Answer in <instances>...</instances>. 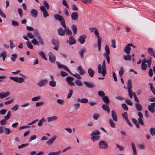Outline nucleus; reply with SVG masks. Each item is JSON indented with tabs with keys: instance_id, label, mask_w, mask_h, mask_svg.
I'll use <instances>...</instances> for the list:
<instances>
[{
	"instance_id": "obj_1",
	"label": "nucleus",
	"mask_w": 155,
	"mask_h": 155,
	"mask_svg": "<svg viewBox=\"0 0 155 155\" xmlns=\"http://www.w3.org/2000/svg\"><path fill=\"white\" fill-rule=\"evenodd\" d=\"M94 33L95 34L97 38V45L98 47V50L99 51H100L101 50V40L100 37H99L98 31L96 28V29L94 30Z\"/></svg>"
},
{
	"instance_id": "obj_2",
	"label": "nucleus",
	"mask_w": 155,
	"mask_h": 155,
	"mask_svg": "<svg viewBox=\"0 0 155 155\" xmlns=\"http://www.w3.org/2000/svg\"><path fill=\"white\" fill-rule=\"evenodd\" d=\"M11 112L9 111L8 112L6 116L4 117V119L1 120L0 121V124L1 125H5L7 123V120L10 119L11 117Z\"/></svg>"
},
{
	"instance_id": "obj_3",
	"label": "nucleus",
	"mask_w": 155,
	"mask_h": 155,
	"mask_svg": "<svg viewBox=\"0 0 155 155\" xmlns=\"http://www.w3.org/2000/svg\"><path fill=\"white\" fill-rule=\"evenodd\" d=\"M9 78L10 79L16 82L19 83H23L25 81L24 78L21 77H10Z\"/></svg>"
},
{
	"instance_id": "obj_4",
	"label": "nucleus",
	"mask_w": 155,
	"mask_h": 155,
	"mask_svg": "<svg viewBox=\"0 0 155 155\" xmlns=\"http://www.w3.org/2000/svg\"><path fill=\"white\" fill-rule=\"evenodd\" d=\"M98 145L99 147L101 149H106L108 147V143L104 140L100 141L98 143Z\"/></svg>"
},
{
	"instance_id": "obj_5",
	"label": "nucleus",
	"mask_w": 155,
	"mask_h": 155,
	"mask_svg": "<svg viewBox=\"0 0 155 155\" xmlns=\"http://www.w3.org/2000/svg\"><path fill=\"white\" fill-rule=\"evenodd\" d=\"M133 45L131 44H128L126 45L124 49V52L127 54H130V51L131 48L130 46H132Z\"/></svg>"
},
{
	"instance_id": "obj_6",
	"label": "nucleus",
	"mask_w": 155,
	"mask_h": 155,
	"mask_svg": "<svg viewBox=\"0 0 155 155\" xmlns=\"http://www.w3.org/2000/svg\"><path fill=\"white\" fill-rule=\"evenodd\" d=\"M74 80V78L71 76H68L66 78V81L70 86H74V83L72 82Z\"/></svg>"
},
{
	"instance_id": "obj_7",
	"label": "nucleus",
	"mask_w": 155,
	"mask_h": 155,
	"mask_svg": "<svg viewBox=\"0 0 155 155\" xmlns=\"http://www.w3.org/2000/svg\"><path fill=\"white\" fill-rule=\"evenodd\" d=\"M83 83L86 87L88 88H92L95 86V84L91 82L85 81H84Z\"/></svg>"
},
{
	"instance_id": "obj_8",
	"label": "nucleus",
	"mask_w": 155,
	"mask_h": 155,
	"mask_svg": "<svg viewBox=\"0 0 155 155\" xmlns=\"http://www.w3.org/2000/svg\"><path fill=\"white\" fill-rule=\"evenodd\" d=\"M69 40H67V43H68L70 45H72L76 43L75 39L72 36H71L69 38Z\"/></svg>"
},
{
	"instance_id": "obj_9",
	"label": "nucleus",
	"mask_w": 155,
	"mask_h": 155,
	"mask_svg": "<svg viewBox=\"0 0 155 155\" xmlns=\"http://www.w3.org/2000/svg\"><path fill=\"white\" fill-rule=\"evenodd\" d=\"M49 59L51 63H54L55 62L56 60V57L55 56L52 54L51 52L49 53Z\"/></svg>"
},
{
	"instance_id": "obj_10",
	"label": "nucleus",
	"mask_w": 155,
	"mask_h": 155,
	"mask_svg": "<svg viewBox=\"0 0 155 155\" xmlns=\"http://www.w3.org/2000/svg\"><path fill=\"white\" fill-rule=\"evenodd\" d=\"M47 81L48 80L47 79H44L39 81L38 83L37 84L40 87H43L47 84Z\"/></svg>"
},
{
	"instance_id": "obj_11",
	"label": "nucleus",
	"mask_w": 155,
	"mask_h": 155,
	"mask_svg": "<svg viewBox=\"0 0 155 155\" xmlns=\"http://www.w3.org/2000/svg\"><path fill=\"white\" fill-rule=\"evenodd\" d=\"M31 15L34 18H36L38 16V12L35 9H33L30 11Z\"/></svg>"
},
{
	"instance_id": "obj_12",
	"label": "nucleus",
	"mask_w": 155,
	"mask_h": 155,
	"mask_svg": "<svg viewBox=\"0 0 155 155\" xmlns=\"http://www.w3.org/2000/svg\"><path fill=\"white\" fill-rule=\"evenodd\" d=\"M101 64H99L98 68V72L99 73L102 74L103 76L104 77L106 73V70H102L101 71Z\"/></svg>"
},
{
	"instance_id": "obj_13",
	"label": "nucleus",
	"mask_w": 155,
	"mask_h": 155,
	"mask_svg": "<svg viewBox=\"0 0 155 155\" xmlns=\"http://www.w3.org/2000/svg\"><path fill=\"white\" fill-rule=\"evenodd\" d=\"M86 38V36L84 35L80 36L78 39V41L81 44H82L85 42Z\"/></svg>"
},
{
	"instance_id": "obj_14",
	"label": "nucleus",
	"mask_w": 155,
	"mask_h": 155,
	"mask_svg": "<svg viewBox=\"0 0 155 155\" xmlns=\"http://www.w3.org/2000/svg\"><path fill=\"white\" fill-rule=\"evenodd\" d=\"M79 73L81 75H83L86 73V71L84 70L81 66H79L77 69Z\"/></svg>"
},
{
	"instance_id": "obj_15",
	"label": "nucleus",
	"mask_w": 155,
	"mask_h": 155,
	"mask_svg": "<svg viewBox=\"0 0 155 155\" xmlns=\"http://www.w3.org/2000/svg\"><path fill=\"white\" fill-rule=\"evenodd\" d=\"M9 94L10 93L9 92H7L5 93L3 92L0 93V98H5L9 96Z\"/></svg>"
},
{
	"instance_id": "obj_16",
	"label": "nucleus",
	"mask_w": 155,
	"mask_h": 155,
	"mask_svg": "<svg viewBox=\"0 0 155 155\" xmlns=\"http://www.w3.org/2000/svg\"><path fill=\"white\" fill-rule=\"evenodd\" d=\"M58 34L61 36H64L65 34V29L64 30L62 28H60L58 30Z\"/></svg>"
},
{
	"instance_id": "obj_17",
	"label": "nucleus",
	"mask_w": 155,
	"mask_h": 155,
	"mask_svg": "<svg viewBox=\"0 0 155 155\" xmlns=\"http://www.w3.org/2000/svg\"><path fill=\"white\" fill-rule=\"evenodd\" d=\"M86 49L85 48L81 49L79 51V54L80 57L83 58H84V53L86 52Z\"/></svg>"
},
{
	"instance_id": "obj_18",
	"label": "nucleus",
	"mask_w": 155,
	"mask_h": 155,
	"mask_svg": "<svg viewBox=\"0 0 155 155\" xmlns=\"http://www.w3.org/2000/svg\"><path fill=\"white\" fill-rule=\"evenodd\" d=\"M78 14L77 12H73L71 15V17L72 20L76 21L78 19Z\"/></svg>"
},
{
	"instance_id": "obj_19",
	"label": "nucleus",
	"mask_w": 155,
	"mask_h": 155,
	"mask_svg": "<svg viewBox=\"0 0 155 155\" xmlns=\"http://www.w3.org/2000/svg\"><path fill=\"white\" fill-rule=\"evenodd\" d=\"M102 108L103 110L107 111V113H110V108L106 104H103Z\"/></svg>"
},
{
	"instance_id": "obj_20",
	"label": "nucleus",
	"mask_w": 155,
	"mask_h": 155,
	"mask_svg": "<svg viewBox=\"0 0 155 155\" xmlns=\"http://www.w3.org/2000/svg\"><path fill=\"white\" fill-rule=\"evenodd\" d=\"M87 72L88 75L91 77H93L94 74V72L93 69L91 68H89L88 69Z\"/></svg>"
},
{
	"instance_id": "obj_21",
	"label": "nucleus",
	"mask_w": 155,
	"mask_h": 155,
	"mask_svg": "<svg viewBox=\"0 0 155 155\" xmlns=\"http://www.w3.org/2000/svg\"><path fill=\"white\" fill-rule=\"evenodd\" d=\"M111 116L113 120L114 121H117V114L114 110H112L111 111Z\"/></svg>"
},
{
	"instance_id": "obj_22",
	"label": "nucleus",
	"mask_w": 155,
	"mask_h": 155,
	"mask_svg": "<svg viewBox=\"0 0 155 155\" xmlns=\"http://www.w3.org/2000/svg\"><path fill=\"white\" fill-rule=\"evenodd\" d=\"M102 100L106 104H109L110 103V100L107 96H105L102 97Z\"/></svg>"
},
{
	"instance_id": "obj_23",
	"label": "nucleus",
	"mask_w": 155,
	"mask_h": 155,
	"mask_svg": "<svg viewBox=\"0 0 155 155\" xmlns=\"http://www.w3.org/2000/svg\"><path fill=\"white\" fill-rule=\"evenodd\" d=\"M71 28L74 34L75 35L77 34L78 29L76 25L74 24H73L72 25Z\"/></svg>"
},
{
	"instance_id": "obj_24",
	"label": "nucleus",
	"mask_w": 155,
	"mask_h": 155,
	"mask_svg": "<svg viewBox=\"0 0 155 155\" xmlns=\"http://www.w3.org/2000/svg\"><path fill=\"white\" fill-rule=\"evenodd\" d=\"M56 139V137L54 136L53 137L49 139L46 142V143L48 145H50Z\"/></svg>"
},
{
	"instance_id": "obj_25",
	"label": "nucleus",
	"mask_w": 155,
	"mask_h": 155,
	"mask_svg": "<svg viewBox=\"0 0 155 155\" xmlns=\"http://www.w3.org/2000/svg\"><path fill=\"white\" fill-rule=\"evenodd\" d=\"M135 106L136 109L138 111H140L142 110V106L139 103H136L135 104Z\"/></svg>"
},
{
	"instance_id": "obj_26",
	"label": "nucleus",
	"mask_w": 155,
	"mask_h": 155,
	"mask_svg": "<svg viewBox=\"0 0 155 155\" xmlns=\"http://www.w3.org/2000/svg\"><path fill=\"white\" fill-rule=\"evenodd\" d=\"M91 139L93 141H95L99 140L100 139V136H91Z\"/></svg>"
},
{
	"instance_id": "obj_27",
	"label": "nucleus",
	"mask_w": 155,
	"mask_h": 155,
	"mask_svg": "<svg viewBox=\"0 0 155 155\" xmlns=\"http://www.w3.org/2000/svg\"><path fill=\"white\" fill-rule=\"evenodd\" d=\"M127 87L128 90H131L132 88L131 81L130 79H128L127 81Z\"/></svg>"
},
{
	"instance_id": "obj_28",
	"label": "nucleus",
	"mask_w": 155,
	"mask_h": 155,
	"mask_svg": "<svg viewBox=\"0 0 155 155\" xmlns=\"http://www.w3.org/2000/svg\"><path fill=\"white\" fill-rule=\"evenodd\" d=\"M57 117L56 116H54L51 117H47L48 121L50 122L56 120Z\"/></svg>"
},
{
	"instance_id": "obj_29",
	"label": "nucleus",
	"mask_w": 155,
	"mask_h": 155,
	"mask_svg": "<svg viewBox=\"0 0 155 155\" xmlns=\"http://www.w3.org/2000/svg\"><path fill=\"white\" fill-rule=\"evenodd\" d=\"M105 50L106 52L104 53V55L109 54H110V49L109 46L107 45H105Z\"/></svg>"
},
{
	"instance_id": "obj_30",
	"label": "nucleus",
	"mask_w": 155,
	"mask_h": 155,
	"mask_svg": "<svg viewBox=\"0 0 155 155\" xmlns=\"http://www.w3.org/2000/svg\"><path fill=\"white\" fill-rule=\"evenodd\" d=\"M77 100L78 101H80L82 103H86L88 102V99L86 98H84L81 99L80 98H78Z\"/></svg>"
},
{
	"instance_id": "obj_31",
	"label": "nucleus",
	"mask_w": 155,
	"mask_h": 155,
	"mask_svg": "<svg viewBox=\"0 0 155 155\" xmlns=\"http://www.w3.org/2000/svg\"><path fill=\"white\" fill-rule=\"evenodd\" d=\"M54 18L56 20H58L60 21H61L63 20V18L59 14H56L54 16Z\"/></svg>"
},
{
	"instance_id": "obj_32",
	"label": "nucleus",
	"mask_w": 155,
	"mask_h": 155,
	"mask_svg": "<svg viewBox=\"0 0 155 155\" xmlns=\"http://www.w3.org/2000/svg\"><path fill=\"white\" fill-rule=\"evenodd\" d=\"M6 52L3 51H2L0 54V57H2V59L3 61L5 60V58L6 56Z\"/></svg>"
},
{
	"instance_id": "obj_33",
	"label": "nucleus",
	"mask_w": 155,
	"mask_h": 155,
	"mask_svg": "<svg viewBox=\"0 0 155 155\" xmlns=\"http://www.w3.org/2000/svg\"><path fill=\"white\" fill-rule=\"evenodd\" d=\"M124 59L126 61H130L131 60V56L130 54L124 55L123 56Z\"/></svg>"
},
{
	"instance_id": "obj_34",
	"label": "nucleus",
	"mask_w": 155,
	"mask_h": 155,
	"mask_svg": "<svg viewBox=\"0 0 155 155\" xmlns=\"http://www.w3.org/2000/svg\"><path fill=\"white\" fill-rule=\"evenodd\" d=\"M37 38L39 41L38 43L39 44H40L41 45H43L44 44V42L43 39L40 36L38 35V36H37Z\"/></svg>"
},
{
	"instance_id": "obj_35",
	"label": "nucleus",
	"mask_w": 155,
	"mask_h": 155,
	"mask_svg": "<svg viewBox=\"0 0 155 155\" xmlns=\"http://www.w3.org/2000/svg\"><path fill=\"white\" fill-rule=\"evenodd\" d=\"M46 121V120L44 118H42L38 123V125L39 127H41L42 126V124L43 122H45Z\"/></svg>"
},
{
	"instance_id": "obj_36",
	"label": "nucleus",
	"mask_w": 155,
	"mask_h": 155,
	"mask_svg": "<svg viewBox=\"0 0 155 155\" xmlns=\"http://www.w3.org/2000/svg\"><path fill=\"white\" fill-rule=\"evenodd\" d=\"M65 33L67 35H72V32L68 28H65Z\"/></svg>"
},
{
	"instance_id": "obj_37",
	"label": "nucleus",
	"mask_w": 155,
	"mask_h": 155,
	"mask_svg": "<svg viewBox=\"0 0 155 155\" xmlns=\"http://www.w3.org/2000/svg\"><path fill=\"white\" fill-rule=\"evenodd\" d=\"M40 55L41 57L45 60H47V59L44 53L42 51H40L38 53Z\"/></svg>"
},
{
	"instance_id": "obj_38",
	"label": "nucleus",
	"mask_w": 155,
	"mask_h": 155,
	"mask_svg": "<svg viewBox=\"0 0 155 155\" xmlns=\"http://www.w3.org/2000/svg\"><path fill=\"white\" fill-rule=\"evenodd\" d=\"M51 43L55 46H59V42L56 40L52 39L51 41Z\"/></svg>"
},
{
	"instance_id": "obj_39",
	"label": "nucleus",
	"mask_w": 155,
	"mask_h": 155,
	"mask_svg": "<svg viewBox=\"0 0 155 155\" xmlns=\"http://www.w3.org/2000/svg\"><path fill=\"white\" fill-rule=\"evenodd\" d=\"M61 153V151L59 150L56 152L49 153H48V155H58Z\"/></svg>"
},
{
	"instance_id": "obj_40",
	"label": "nucleus",
	"mask_w": 155,
	"mask_h": 155,
	"mask_svg": "<svg viewBox=\"0 0 155 155\" xmlns=\"http://www.w3.org/2000/svg\"><path fill=\"white\" fill-rule=\"evenodd\" d=\"M101 133L98 130H95L94 132H92L91 135L95 136V135H100Z\"/></svg>"
},
{
	"instance_id": "obj_41",
	"label": "nucleus",
	"mask_w": 155,
	"mask_h": 155,
	"mask_svg": "<svg viewBox=\"0 0 155 155\" xmlns=\"http://www.w3.org/2000/svg\"><path fill=\"white\" fill-rule=\"evenodd\" d=\"M49 84L51 87H54L56 85V82L54 80H51L49 81Z\"/></svg>"
},
{
	"instance_id": "obj_42",
	"label": "nucleus",
	"mask_w": 155,
	"mask_h": 155,
	"mask_svg": "<svg viewBox=\"0 0 155 155\" xmlns=\"http://www.w3.org/2000/svg\"><path fill=\"white\" fill-rule=\"evenodd\" d=\"M149 85H150V89L151 91H152L153 94L155 95V89L153 86L152 84L151 83H150Z\"/></svg>"
},
{
	"instance_id": "obj_43",
	"label": "nucleus",
	"mask_w": 155,
	"mask_h": 155,
	"mask_svg": "<svg viewBox=\"0 0 155 155\" xmlns=\"http://www.w3.org/2000/svg\"><path fill=\"white\" fill-rule=\"evenodd\" d=\"M147 51L148 53L151 55H152L153 54H154V52H155L153 49L151 48H147Z\"/></svg>"
},
{
	"instance_id": "obj_44",
	"label": "nucleus",
	"mask_w": 155,
	"mask_h": 155,
	"mask_svg": "<svg viewBox=\"0 0 155 155\" xmlns=\"http://www.w3.org/2000/svg\"><path fill=\"white\" fill-rule=\"evenodd\" d=\"M148 108L149 110L151 113H153L155 112V109L154 108V107H152L150 105H148Z\"/></svg>"
},
{
	"instance_id": "obj_45",
	"label": "nucleus",
	"mask_w": 155,
	"mask_h": 155,
	"mask_svg": "<svg viewBox=\"0 0 155 155\" xmlns=\"http://www.w3.org/2000/svg\"><path fill=\"white\" fill-rule=\"evenodd\" d=\"M26 43L27 46L28 48L31 49H33V46L30 42L27 41L26 42Z\"/></svg>"
},
{
	"instance_id": "obj_46",
	"label": "nucleus",
	"mask_w": 155,
	"mask_h": 155,
	"mask_svg": "<svg viewBox=\"0 0 155 155\" xmlns=\"http://www.w3.org/2000/svg\"><path fill=\"white\" fill-rule=\"evenodd\" d=\"M12 57L11 58V59L12 61H15L16 58L17 57V55L15 53L12 54Z\"/></svg>"
},
{
	"instance_id": "obj_47",
	"label": "nucleus",
	"mask_w": 155,
	"mask_h": 155,
	"mask_svg": "<svg viewBox=\"0 0 155 155\" xmlns=\"http://www.w3.org/2000/svg\"><path fill=\"white\" fill-rule=\"evenodd\" d=\"M150 134L152 136L155 135V129L153 127H151L150 130Z\"/></svg>"
},
{
	"instance_id": "obj_48",
	"label": "nucleus",
	"mask_w": 155,
	"mask_h": 155,
	"mask_svg": "<svg viewBox=\"0 0 155 155\" xmlns=\"http://www.w3.org/2000/svg\"><path fill=\"white\" fill-rule=\"evenodd\" d=\"M4 131L5 132V134L8 135L10 134V130L8 128H4Z\"/></svg>"
},
{
	"instance_id": "obj_49",
	"label": "nucleus",
	"mask_w": 155,
	"mask_h": 155,
	"mask_svg": "<svg viewBox=\"0 0 155 155\" xmlns=\"http://www.w3.org/2000/svg\"><path fill=\"white\" fill-rule=\"evenodd\" d=\"M43 3L44 7H45L48 10L49 8V5L47 1H44L43 2Z\"/></svg>"
},
{
	"instance_id": "obj_50",
	"label": "nucleus",
	"mask_w": 155,
	"mask_h": 155,
	"mask_svg": "<svg viewBox=\"0 0 155 155\" xmlns=\"http://www.w3.org/2000/svg\"><path fill=\"white\" fill-rule=\"evenodd\" d=\"M75 83L76 85L79 86H81L83 85L81 81L78 80H77L75 81Z\"/></svg>"
},
{
	"instance_id": "obj_51",
	"label": "nucleus",
	"mask_w": 155,
	"mask_h": 155,
	"mask_svg": "<svg viewBox=\"0 0 155 155\" xmlns=\"http://www.w3.org/2000/svg\"><path fill=\"white\" fill-rule=\"evenodd\" d=\"M109 121L111 127L113 128H114L115 127V124L114 123V121L110 119Z\"/></svg>"
},
{
	"instance_id": "obj_52",
	"label": "nucleus",
	"mask_w": 155,
	"mask_h": 155,
	"mask_svg": "<svg viewBox=\"0 0 155 155\" xmlns=\"http://www.w3.org/2000/svg\"><path fill=\"white\" fill-rule=\"evenodd\" d=\"M84 4H89L91 3L92 1V0H80Z\"/></svg>"
},
{
	"instance_id": "obj_53",
	"label": "nucleus",
	"mask_w": 155,
	"mask_h": 155,
	"mask_svg": "<svg viewBox=\"0 0 155 155\" xmlns=\"http://www.w3.org/2000/svg\"><path fill=\"white\" fill-rule=\"evenodd\" d=\"M32 43L34 45H39V44L38 43V42L37 41V40L35 39H33L31 41Z\"/></svg>"
},
{
	"instance_id": "obj_54",
	"label": "nucleus",
	"mask_w": 155,
	"mask_h": 155,
	"mask_svg": "<svg viewBox=\"0 0 155 155\" xmlns=\"http://www.w3.org/2000/svg\"><path fill=\"white\" fill-rule=\"evenodd\" d=\"M41 98V96H38L36 97H34L32 98V101H36L39 100Z\"/></svg>"
},
{
	"instance_id": "obj_55",
	"label": "nucleus",
	"mask_w": 155,
	"mask_h": 155,
	"mask_svg": "<svg viewBox=\"0 0 155 155\" xmlns=\"http://www.w3.org/2000/svg\"><path fill=\"white\" fill-rule=\"evenodd\" d=\"M122 107L125 110H128V108L126 105V104L125 103H123L121 104Z\"/></svg>"
},
{
	"instance_id": "obj_56",
	"label": "nucleus",
	"mask_w": 155,
	"mask_h": 155,
	"mask_svg": "<svg viewBox=\"0 0 155 155\" xmlns=\"http://www.w3.org/2000/svg\"><path fill=\"white\" fill-rule=\"evenodd\" d=\"M120 71H119V74L120 77H122V75L123 74L124 70H123V68L122 67L120 68Z\"/></svg>"
},
{
	"instance_id": "obj_57",
	"label": "nucleus",
	"mask_w": 155,
	"mask_h": 155,
	"mask_svg": "<svg viewBox=\"0 0 155 155\" xmlns=\"http://www.w3.org/2000/svg\"><path fill=\"white\" fill-rule=\"evenodd\" d=\"M98 95L99 96L103 97L105 96V93L102 91H99L98 92Z\"/></svg>"
},
{
	"instance_id": "obj_58",
	"label": "nucleus",
	"mask_w": 155,
	"mask_h": 155,
	"mask_svg": "<svg viewBox=\"0 0 155 155\" xmlns=\"http://www.w3.org/2000/svg\"><path fill=\"white\" fill-rule=\"evenodd\" d=\"M29 145V143H25V144H21L18 147V149H21V148L24 147H25L26 146H28Z\"/></svg>"
},
{
	"instance_id": "obj_59",
	"label": "nucleus",
	"mask_w": 155,
	"mask_h": 155,
	"mask_svg": "<svg viewBox=\"0 0 155 155\" xmlns=\"http://www.w3.org/2000/svg\"><path fill=\"white\" fill-rule=\"evenodd\" d=\"M14 100L13 99H11V100L6 101L5 102V105H7L10 104L12 103L14 101Z\"/></svg>"
},
{
	"instance_id": "obj_60",
	"label": "nucleus",
	"mask_w": 155,
	"mask_h": 155,
	"mask_svg": "<svg viewBox=\"0 0 155 155\" xmlns=\"http://www.w3.org/2000/svg\"><path fill=\"white\" fill-rule=\"evenodd\" d=\"M73 93V91L72 90H70L67 96V98L69 99Z\"/></svg>"
},
{
	"instance_id": "obj_61",
	"label": "nucleus",
	"mask_w": 155,
	"mask_h": 155,
	"mask_svg": "<svg viewBox=\"0 0 155 155\" xmlns=\"http://www.w3.org/2000/svg\"><path fill=\"white\" fill-rule=\"evenodd\" d=\"M7 110L5 109H3L0 110V114L3 115H4L7 112Z\"/></svg>"
},
{
	"instance_id": "obj_62",
	"label": "nucleus",
	"mask_w": 155,
	"mask_h": 155,
	"mask_svg": "<svg viewBox=\"0 0 155 155\" xmlns=\"http://www.w3.org/2000/svg\"><path fill=\"white\" fill-rule=\"evenodd\" d=\"M147 65L146 64H141V69L144 71L147 68Z\"/></svg>"
},
{
	"instance_id": "obj_63",
	"label": "nucleus",
	"mask_w": 155,
	"mask_h": 155,
	"mask_svg": "<svg viewBox=\"0 0 155 155\" xmlns=\"http://www.w3.org/2000/svg\"><path fill=\"white\" fill-rule=\"evenodd\" d=\"M12 25L13 26H18V23L17 21L13 20L12 21Z\"/></svg>"
},
{
	"instance_id": "obj_64",
	"label": "nucleus",
	"mask_w": 155,
	"mask_h": 155,
	"mask_svg": "<svg viewBox=\"0 0 155 155\" xmlns=\"http://www.w3.org/2000/svg\"><path fill=\"white\" fill-rule=\"evenodd\" d=\"M9 43L10 47L11 49H12L15 46V45L14 44L13 41L12 40H10L9 41Z\"/></svg>"
}]
</instances>
